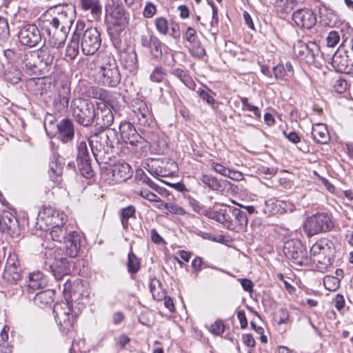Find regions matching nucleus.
<instances>
[{"mask_svg":"<svg viewBox=\"0 0 353 353\" xmlns=\"http://www.w3.org/2000/svg\"><path fill=\"white\" fill-rule=\"evenodd\" d=\"M57 14L58 17H53L52 19H46L50 21V26L46 30L48 35V43L51 46L48 51V57L46 58V65H53L54 70L50 73L49 77H46V79H48L50 85L54 84L59 92V103L54 100V105L58 111H61L68 108L70 96V82L67 74L61 67L59 62L61 53L59 48L63 44L65 41V32L63 31L62 26L59 28L60 23H63V19L66 15V12L63 11V8L59 5L50 6L46 10V18L48 16L52 17L53 14Z\"/></svg>","mask_w":353,"mask_h":353,"instance_id":"obj_1","label":"nucleus"},{"mask_svg":"<svg viewBox=\"0 0 353 353\" xmlns=\"http://www.w3.org/2000/svg\"><path fill=\"white\" fill-rule=\"evenodd\" d=\"M203 214L230 230L243 232L248 226V219L245 212L234 207L224 206L219 210L209 209Z\"/></svg>","mask_w":353,"mask_h":353,"instance_id":"obj_2","label":"nucleus"},{"mask_svg":"<svg viewBox=\"0 0 353 353\" xmlns=\"http://www.w3.org/2000/svg\"><path fill=\"white\" fill-rule=\"evenodd\" d=\"M117 132L115 129H108L105 132H101L92 136L88 140V145L92 154L97 161L103 157L119 143Z\"/></svg>","mask_w":353,"mask_h":353,"instance_id":"obj_3","label":"nucleus"},{"mask_svg":"<svg viewBox=\"0 0 353 353\" xmlns=\"http://www.w3.org/2000/svg\"><path fill=\"white\" fill-rule=\"evenodd\" d=\"M99 81L104 86L115 88L121 82V76L114 57L104 54L99 56Z\"/></svg>","mask_w":353,"mask_h":353,"instance_id":"obj_4","label":"nucleus"},{"mask_svg":"<svg viewBox=\"0 0 353 353\" xmlns=\"http://www.w3.org/2000/svg\"><path fill=\"white\" fill-rule=\"evenodd\" d=\"M71 110L75 121L81 125H92L96 119L97 107L88 99L77 98L72 100Z\"/></svg>","mask_w":353,"mask_h":353,"instance_id":"obj_5","label":"nucleus"},{"mask_svg":"<svg viewBox=\"0 0 353 353\" xmlns=\"http://www.w3.org/2000/svg\"><path fill=\"white\" fill-rule=\"evenodd\" d=\"M334 227L332 214L324 212L307 216L303 223V230L308 237L330 232Z\"/></svg>","mask_w":353,"mask_h":353,"instance_id":"obj_6","label":"nucleus"},{"mask_svg":"<svg viewBox=\"0 0 353 353\" xmlns=\"http://www.w3.org/2000/svg\"><path fill=\"white\" fill-rule=\"evenodd\" d=\"M63 292L65 301L73 305L76 304L80 310L85 306L84 301L88 299L90 289L86 281L77 279L72 283L67 280L64 283Z\"/></svg>","mask_w":353,"mask_h":353,"instance_id":"obj_7","label":"nucleus"},{"mask_svg":"<svg viewBox=\"0 0 353 353\" xmlns=\"http://www.w3.org/2000/svg\"><path fill=\"white\" fill-rule=\"evenodd\" d=\"M63 292L65 301L73 305L76 304L80 310L85 306L84 301L88 299L90 289L86 281L77 279L72 283L67 280L64 283Z\"/></svg>","mask_w":353,"mask_h":353,"instance_id":"obj_8","label":"nucleus"},{"mask_svg":"<svg viewBox=\"0 0 353 353\" xmlns=\"http://www.w3.org/2000/svg\"><path fill=\"white\" fill-rule=\"evenodd\" d=\"M105 12L108 34L115 37L125 30L128 24L126 13L123 7L119 4L107 5Z\"/></svg>","mask_w":353,"mask_h":353,"instance_id":"obj_9","label":"nucleus"},{"mask_svg":"<svg viewBox=\"0 0 353 353\" xmlns=\"http://www.w3.org/2000/svg\"><path fill=\"white\" fill-rule=\"evenodd\" d=\"M50 311L57 323L60 331L67 334L72 328L74 317L77 314L74 305L68 301L57 303Z\"/></svg>","mask_w":353,"mask_h":353,"instance_id":"obj_10","label":"nucleus"},{"mask_svg":"<svg viewBox=\"0 0 353 353\" xmlns=\"http://www.w3.org/2000/svg\"><path fill=\"white\" fill-rule=\"evenodd\" d=\"M46 256L49 261L50 271L57 280L61 279L70 273L68 261L63 255L61 247L54 249L51 245H46Z\"/></svg>","mask_w":353,"mask_h":353,"instance_id":"obj_11","label":"nucleus"},{"mask_svg":"<svg viewBox=\"0 0 353 353\" xmlns=\"http://www.w3.org/2000/svg\"><path fill=\"white\" fill-rule=\"evenodd\" d=\"M283 254L293 264L297 266H309L311 259L309 257L306 247L298 239H289L284 243Z\"/></svg>","mask_w":353,"mask_h":353,"instance_id":"obj_12","label":"nucleus"},{"mask_svg":"<svg viewBox=\"0 0 353 353\" xmlns=\"http://www.w3.org/2000/svg\"><path fill=\"white\" fill-rule=\"evenodd\" d=\"M293 53L294 57L301 63L306 65H318L320 49L315 42L305 43L298 40L294 43Z\"/></svg>","mask_w":353,"mask_h":353,"instance_id":"obj_13","label":"nucleus"},{"mask_svg":"<svg viewBox=\"0 0 353 353\" xmlns=\"http://www.w3.org/2000/svg\"><path fill=\"white\" fill-rule=\"evenodd\" d=\"M121 139L130 144L135 152H141L148 148V142L137 132L133 124L124 121L119 125Z\"/></svg>","mask_w":353,"mask_h":353,"instance_id":"obj_14","label":"nucleus"},{"mask_svg":"<svg viewBox=\"0 0 353 353\" xmlns=\"http://www.w3.org/2000/svg\"><path fill=\"white\" fill-rule=\"evenodd\" d=\"M131 110L130 117L134 123L145 128L150 127L153 123L152 111L144 101L139 98L133 99Z\"/></svg>","mask_w":353,"mask_h":353,"instance_id":"obj_15","label":"nucleus"},{"mask_svg":"<svg viewBox=\"0 0 353 353\" xmlns=\"http://www.w3.org/2000/svg\"><path fill=\"white\" fill-rule=\"evenodd\" d=\"M50 154L49 157L48 176L50 180L55 185H59L62 181L64 161L57 152L58 146L53 141L49 143Z\"/></svg>","mask_w":353,"mask_h":353,"instance_id":"obj_16","label":"nucleus"},{"mask_svg":"<svg viewBox=\"0 0 353 353\" xmlns=\"http://www.w3.org/2000/svg\"><path fill=\"white\" fill-rule=\"evenodd\" d=\"M101 39L99 32L95 28H88L81 37L82 52L85 55H92L101 46Z\"/></svg>","mask_w":353,"mask_h":353,"instance_id":"obj_17","label":"nucleus"},{"mask_svg":"<svg viewBox=\"0 0 353 353\" xmlns=\"http://www.w3.org/2000/svg\"><path fill=\"white\" fill-rule=\"evenodd\" d=\"M47 245H51L56 249L57 247H61L63 251V255L71 258L77 256L81 246V238L77 232H70L68 233L65 239L62 242V245H55L52 243H48Z\"/></svg>","mask_w":353,"mask_h":353,"instance_id":"obj_18","label":"nucleus"},{"mask_svg":"<svg viewBox=\"0 0 353 353\" xmlns=\"http://www.w3.org/2000/svg\"><path fill=\"white\" fill-rule=\"evenodd\" d=\"M61 141L66 143L71 141L74 137V124L70 119H63L56 126H53V130H50L48 135L51 139L57 134Z\"/></svg>","mask_w":353,"mask_h":353,"instance_id":"obj_19","label":"nucleus"},{"mask_svg":"<svg viewBox=\"0 0 353 353\" xmlns=\"http://www.w3.org/2000/svg\"><path fill=\"white\" fill-rule=\"evenodd\" d=\"M21 44L33 47L41 39V35L37 26L28 24L23 26L18 34Z\"/></svg>","mask_w":353,"mask_h":353,"instance_id":"obj_20","label":"nucleus"},{"mask_svg":"<svg viewBox=\"0 0 353 353\" xmlns=\"http://www.w3.org/2000/svg\"><path fill=\"white\" fill-rule=\"evenodd\" d=\"M349 57V52L338 49L332 57V68L338 72L353 73V64H350Z\"/></svg>","mask_w":353,"mask_h":353,"instance_id":"obj_21","label":"nucleus"},{"mask_svg":"<svg viewBox=\"0 0 353 353\" xmlns=\"http://www.w3.org/2000/svg\"><path fill=\"white\" fill-rule=\"evenodd\" d=\"M114 115L110 108L106 103H101L97 106L96 125L103 130L110 129L109 127L113 123Z\"/></svg>","mask_w":353,"mask_h":353,"instance_id":"obj_22","label":"nucleus"},{"mask_svg":"<svg viewBox=\"0 0 353 353\" xmlns=\"http://www.w3.org/2000/svg\"><path fill=\"white\" fill-rule=\"evenodd\" d=\"M294 23L303 28L310 29L316 23V15L310 9H299L292 14Z\"/></svg>","mask_w":353,"mask_h":353,"instance_id":"obj_23","label":"nucleus"},{"mask_svg":"<svg viewBox=\"0 0 353 353\" xmlns=\"http://www.w3.org/2000/svg\"><path fill=\"white\" fill-rule=\"evenodd\" d=\"M335 253L334 243L326 238H321L318 240L310 248V255L312 259L323 256L324 254L333 255Z\"/></svg>","mask_w":353,"mask_h":353,"instance_id":"obj_24","label":"nucleus"},{"mask_svg":"<svg viewBox=\"0 0 353 353\" xmlns=\"http://www.w3.org/2000/svg\"><path fill=\"white\" fill-rule=\"evenodd\" d=\"M200 181L212 190L221 194H223L227 188L232 185L230 181L224 179H218L210 174H202Z\"/></svg>","mask_w":353,"mask_h":353,"instance_id":"obj_25","label":"nucleus"},{"mask_svg":"<svg viewBox=\"0 0 353 353\" xmlns=\"http://www.w3.org/2000/svg\"><path fill=\"white\" fill-rule=\"evenodd\" d=\"M112 175V180L115 183L125 181L132 175V168L130 165L125 162H119L114 165L110 170Z\"/></svg>","mask_w":353,"mask_h":353,"instance_id":"obj_26","label":"nucleus"},{"mask_svg":"<svg viewBox=\"0 0 353 353\" xmlns=\"http://www.w3.org/2000/svg\"><path fill=\"white\" fill-rule=\"evenodd\" d=\"M67 216L63 212L57 210L52 208H46V225L51 226L65 225Z\"/></svg>","mask_w":353,"mask_h":353,"instance_id":"obj_27","label":"nucleus"},{"mask_svg":"<svg viewBox=\"0 0 353 353\" xmlns=\"http://www.w3.org/2000/svg\"><path fill=\"white\" fill-rule=\"evenodd\" d=\"M17 228V220L15 216L9 212H3L0 215V231L13 235Z\"/></svg>","mask_w":353,"mask_h":353,"instance_id":"obj_28","label":"nucleus"},{"mask_svg":"<svg viewBox=\"0 0 353 353\" xmlns=\"http://www.w3.org/2000/svg\"><path fill=\"white\" fill-rule=\"evenodd\" d=\"M151 46L150 52L153 58L159 59L163 57V54L170 55L168 51L169 48L154 35H151L150 41Z\"/></svg>","mask_w":353,"mask_h":353,"instance_id":"obj_29","label":"nucleus"},{"mask_svg":"<svg viewBox=\"0 0 353 353\" xmlns=\"http://www.w3.org/2000/svg\"><path fill=\"white\" fill-rule=\"evenodd\" d=\"M274 78L276 80H288L294 75V70L292 63L286 61L285 64H278L273 68Z\"/></svg>","mask_w":353,"mask_h":353,"instance_id":"obj_30","label":"nucleus"},{"mask_svg":"<svg viewBox=\"0 0 353 353\" xmlns=\"http://www.w3.org/2000/svg\"><path fill=\"white\" fill-rule=\"evenodd\" d=\"M3 76L5 81L12 84H17L21 81L22 74L17 65L7 64L3 65Z\"/></svg>","mask_w":353,"mask_h":353,"instance_id":"obj_31","label":"nucleus"},{"mask_svg":"<svg viewBox=\"0 0 353 353\" xmlns=\"http://www.w3.org/2000/svg\"><path fill=\"white\" fill-rule=\"evenodd\" d=\"M312 135L314 140L321 144H326L330 141V135L325 125L316 123L312 127Z\"/></svg>","mask_w":353,"mask_h":353,"instance_id":"obj_32","label":"nucleus"},{"mask_svg":"<svg viewBox=\"0 0 353 353\" xmlns=\"http://www.w3.org/2000/svg\"><path fill=\"white\" fill-rule=\"evenodd\" d=\"M43 274L41 272L34 271L29 274L28 287L30 292L43 290Z\"/></svg>","mask_w":353,"mask_h":353,"instance_id":"obj_33","label":"nucleus"},{"mask_svg":"<svg viewBox=\"0 0 353 353\" xmlns=\"http://www.w3.org/2000/svg\"><path fill=\"white\" fill-rule=\"evenodd\" d=\"M84 10H90L92 20H97L101 14V5L99 0H79Z\"/></svg>","mask_w":353,"mask_h":353,"instance_id":"obj_34","label":"nucleus"},{"mask_svg":"<svg viewBox=\"0 0 353 353\" xmlns=\"http://www.w3.org/2000/svg\"><path fill=\"white\" fill-rule=\"evenodd\" d=\"M121 60L123 66L130 71L137 67V56L134 49L123 52L121 54Z\"/></svg>","mask_w":353,"mask_h":353,"instance_id":"obj_35","label":"nucleus"},{"mask_svg":"<svg viewBox=\"0 0 353 353\" xmlns=\"http://www.w3.org/2000/svg\"><path fill=\"white\" fill-rule=\"evenodd\" d=\"M171 74L178 78L189 89L194 90L195 88L196 83L188 72L176 68L172 70Z\"/></svg>","mask_w":353,"mask_h":353,"instance_id":"obj_36","label":"nucleus"},{"mask_svg":"<svg viewBox=\"0 0 353 353\" xmlns=\"http://www.w3.org/2000/svg\"><path fill=\"white\" fill-rule=\"evenodd\" d=\"M48 230H50L49 236L50 239L59 245H62L63 241H64L68 234L66 226H51Z\"/></svg>","mask_w":353,"mask_h":353,"instance_id":"obj_37","label":"nucleus"},{"mask_svg":"<svg viewBox=\"0 0 353 353\" xmlns=\"http://www.w3.org/2000/svg\"><path fill=\"white\" fill-rule=\"evenodd\" d=\"M334 261V254L333 255L324 254L323 256L312 259V262L315 264L316 268L320 272L325 271L331 266Z\"/></svg>","mask_w":353,"mask_h":353,"instance_id":"obj_38","label":"nucleus"},{"mask_svg":"<svg viewBox=\"0 0 353 353\" xmlns=\"http://www.w3.org/2000/svg\"><path fill=\"white\" fill-rule=\"evenodd\" d=\"M281 201L275 198H270L265 201L263 212L268 215L281 214Z\"/></svg>","mask_w":353,"mask_h":353,"instance_id":"obj_39","label":"nucleus"},{"mask_svg":"<svg viewBox=\"0 0 353 353\" xmlns=\"http://www.w3.org/2000/svg\"><path fill=\"white\" fill-rule=\"evenodd\" d=\"M299 1L301 0H276L274 7L278 12L288 14L294 9Z\"/></svg>","mask_w":353,"mask_h":353,"instance_id":"obj_40","label":"nucleus"},{"mask_svg":"<svg viewBox=\"0 0 353 353\" xmlns=\"http://www.w3.org/2000/svg\"><path fill=\"white\" fill-rule=\"evenodd\" d=\"M136 209L133 205H129L121 210L120 218L122 225L125 230L129 226L128 221L130 218L136 219Z\"/></svg>","mask_w":353,"mask_h":353,"instance_id":"obj_41","label":"nucleus"},{"mask_svg":"<svg viewBox=\"0 0 353 353\" xmlns=\"http://www.w3.org/2000/svg\"><path fill=\"white\" fill-rule=\"evenodd\" d=\"M4 279L10 283L15 282L21 277V270L20 267L5 268L3 273Z\"/></svg>","mask_w":353,"mask_h":353,"instance_id":"obj_42","label":"nucleus"},{"mask_svg":"<svg viewBox=\"0 0 353 353\" xmlns=\"http://www.w3.org/2000/svg\"><path fill=\"white\" fill-rule=\"evenodd\" d=\"M150 289L154 299L160 301L162 300L165 296L162 284L157 279L154 278L151 279Z\"/></svg>","mask_w":353,"mask_h":353,"instance_id":"obj_43","label":"nucleus"},{"mask_svg":"<svg viewBox=\"0 0 353 353\" xmlns=\"http://www.w3.org/2000/svg\"><path fill=\"white\" fill-rule=\"evenodd\" d=\"M77 164L81 174L85 178L90 179L94 174L91 166V159L77 160Z\"/></svg>","mask_w":353,"mask_h":353,"instance_id":"obj_44","label":"nucleus"},{"mask_svg":"<svg viewBox=\"0 0 353 353\" xmlns=\"http://www.w3.org/2000/svg\"><path fill=\"white\" fill-rule=\"evenodd\" d=\"M79 36H77V38L73 36L72 39L67 46L65 56L70 60L74 59L79 53Z\"/></svg>","mask_w":353,"mask_h":353,"instance_id":"obj_45","label":"nucleus"},{"mask_svg":"<svg viewBox=\"0 0 353 353\" xmlns=\"http://www.w3.org/2000/svg\"><path fill=\"white\" fill-rule=\"evenodd\" d=\"M241 102L242 103V110L252 112L254 117L256 119H260L261 117V111L257 106L253 105L248 102L247 97H240Z\"/></svg>","mask_w":353,"mask_h":353,"instance_id":"obj_46","label":"nucleus"},{"mask_svg":"<svg viewBox=\"0 0 353 353\" xmlns=\"http://www.w3.org/2000/svg\"><path fill=\"white\" fill-rule=\"evenodd\" d=\"M91 159L88 143L85 141H81L77 144V160Z\"/></svg>","mask_w":353,"mask_h":353,"instance_id":"obj_47","label":"nucleus"},{"mask_svg":"<svg viewBox=\"0 0 353 353\" xmlns=\"http://www.w3.org/2000/svg\"><path fill=\"white\" fill-rule=\"evenodd\" d=\"M190 46L191 47L189 50L192 57L196 59H203L205 56V50L199 41H196L195 43L190 44Z\"/></svg>","mask_w":353,"mask_h":353,"instance_id":"obj_48","label":"nucleus"},{"mask_svg":"<svg viewBox=\"0 0 353 353\" xmlns=\"http://www.w3.org/2000/svg\"><path fill=\"white\" fill-rule=\"evenodd\" d=\"M323 285L329 291L336 290L340 285V279L334 276L327 275L323 279Z\"/></svg>","mask_w":353,"mask_h":353,"instance_id":"obj_49","label":"nucleus"},{"mask_svg":"<svg viewBox=\"0 0 353 353\" xmlns=\"http://www.w3.org/2000/svg\"><path fill=\"white\" fill-rule=\"evenodd\" d=\"M140 268V261L133 252L128 254V270L131 274L136 273Z\"/></svg>","mask_w":353,"mask_h":353,"instance_id":"obj_50","label":"nucleus"},{"mask_svg":"<svg viewBox=\"0 0 353 353\" xmlns=\"http://www.w3.org/2000/svg\"><path fill=\"white\" fill-rule=\"evenodd\" d=\"M165 76V70L161 66H157L150 74V79L154 83H161L164 80Z\"/></svg>","mask_w":353,"mask_h":353,"instance_id":"obj_51","label":"nucleus"},{"mask_svg":"<svg viewBox=\"0 0 353 353\" xmlns=\"http://www.w3.org/2000/svg\"><path fill=\"white\" fill-rule=\"evenodd\" d=\"M154 25L159 34L163 35L168 34L169 23L165 17H157L154 21Z\"/></svg>","mask_w":353,"mask_h":353,"instance_id":"obj_52","label":"nucleus"},{"mask_svg":"<svg viewBox=\"0 0 353 353\" xmlns=\"http://www.w3.org/2000/svg\"><path fill=\"white\" fill-rule=\"evenodd\" d=\"M10 35V30L8 20L0 17V39L5 40L8 38Z\"/></svg>","mask_w":353,"mask_h":353,"instance_id":"obj_53","label":"nucleus"},{"mask_svg":"<svg viewBox=\"0 0 353 353\" xmlns=\"http://www.w3.org/2000/svg\"><path fill=\"white\" fill-rule=\"evenodd\" d=\"M224 330L225 325L221 320L216 321L209 328V331L214 335L216 336L222 334L224 332Z\"/></svg>","mask_w":353,"mask_h":353,"instance_id":"obj_54","label":"nucleus"},{"mask_svg":"<svg viewBox=\"0 0 353 353\" xmlns=\"http://www.w3.org/2000/svg\"><path fill=\"white\" fill-rule=\"evenodd\" d=\"M184 198L188 201V205L192 210L196 213H200L203 209L202 205L194 197L190 194H184Z\"/></svg>","mask_w":353,"mask_h":353,"instance_id":"obj_55","label":"nucleus"},{"mask_svg":"<svg viewBox=\"0 0 353 353\" xmlns=\"http://www.w3.org/2000/svg\"><path fill=\"white\" fill-rule=\"evenodd\" d=\"M183 39L190 44L195 43L198 41L196 30L192 27H188L183 33Z\"/></svg>","mask_w":353,"mask_h":353,"instance_id":"obj_56","label":"nucleus"},{"mask_svg":"<svg viewBox=\"0 0 353 353\" xmlns=\"http://www.w3.org/2000/svg\"><path fill=\"white\" fill-rule=\"evenodd\" d=\"M276 315L279 319L277 321L278 325L286 324L289 322L290 313L286 308L279 309Z\"/></svg>","mask_w":353,"mask_h":353,"instance_id":"obj_57","label":"nucleus"},{"mask_svg":"<svg viewBox=\"0 0 353 353\" xmlns=\"http://www.w3.org/2000/svg\"><path fill=\"white\" fill-rule=\"evenodd\" d=\"M339 33L335 30L331 31L326 38L327 46L328 47H334L339 42Z\"/></svg>","mask_w":353,"mask_h":353,"instance_id":"obj_58","label":"nucleus"},{"mask_svg":"<svg viewBox=\"0 0 353 353\" xmlns=\"http://www.w3.org/2000/svg\"><path fill=\"white\" fill-rule=\"evenodd\" d=\"M167 210L169 211L170 213L176 215L184 216L188 214L187 211L183 208L176 203H169Z\"/></svg>","mask_w":353,"mask_h":353,"instance_id":"obj_59","label":"nucleus"},{"mask_svg":"<svg viewBox=\"0 0 353 353\" xmlns=\"http://www.w3.org/2000/svg\"><path fill=\"white\" fill-rule=\"evenodd\" d=\"M211 167L215 172L223 176L226 177L227 175H228V174L229 173L230 168H226L219 163L212 161L211 163Z\"/></svg>","mask_w":353,"mask_h":353,"instance_id":"obj_60","label":"nucleus"},{"mask_svg":"<svg viewBox=\"0 0 353 353\" xmlns=\"http://www.w3.org/2000/svg\"><path fill=\"white\" fill-rule=\"evenodd\" d=\"M138 194L150 202H154L156 200V198H157V194L147 189L141 190L138 192Z\"/></svg>","mask_w":353,"mask_h":353,"instance_id":"obj_61","label":"nucleus"},{"mask_svg":"<svg viewBox=\"0 0 353 353\" xmlns=\"http://www.w3.org/2000/svg\"><path fill=\"white\" fill-rule=\"evenodd\" d=\"M156 11V6L152 3H147L143 10V16L146 18H151L155 14Z\"/></svg>","mask_w":353,"mask_h":353,"instance_id":"obj_62","label":"nucleus"},{"mask_svg":"<svg viewBox=\"0 0 353 353\" xmlns=\"http://www.w3.org/2000/svg\"><path fill=\"white\" fill-rule=\"evenodd\" d=\"M283 134L285 137L292 143L296 144L301 141L300 136L294 131H290L289 132L287 131H283Z\"/></svg>","mask_w":353,"mask_h":353,"instance_id":"obj_63","label":"nucleus"},{"mask_svg":"<svg viewBox=\"0 0 353 353\" xmlns=\"http://www.w3.org/2000/svg\"><path fill=\"white\" fill-rule=\"evenodd\" d=\"M3 54L6 60L8 61L7 64H13L12 61H16L18 58V54L12 49H6L3 51Z\"/></svg>","mask_w":353,"mask_h":353,"instance_id":"obj_64","label":"nucleus"}]
</instances>
